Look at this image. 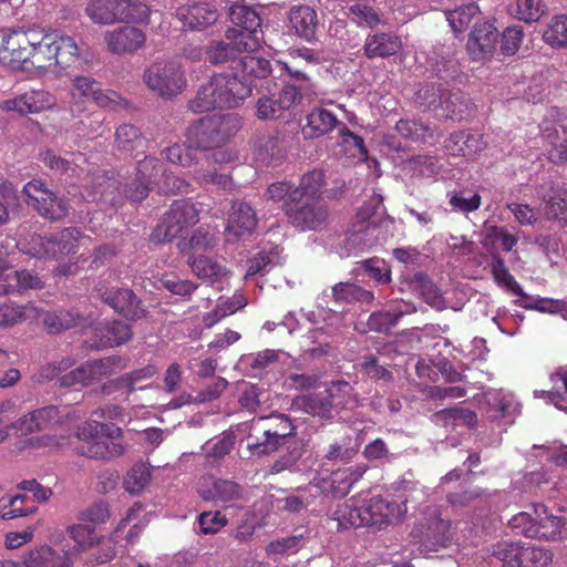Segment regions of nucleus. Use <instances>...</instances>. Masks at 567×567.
<instances>
[{
    "instance_id": "f257e3e1",
    "label": "nucleus",
    "mask_w": 567,
    "mask_h": 567,
    "mask_svg": "<svg viewBox=\"0 0 567 567\" xmlns=\"http://www.w3.org/2000/svg\"><path fill=\"white\" fill-rule=\"evenodd\" d=\"M252 91L251 82L240 79L238 73L220 72L202 84L187 107L193 113H204L216 109H233L240 105Z\"/></svg>"
},
{
    "instance_id": "f03ea898",
    "label": "nucleus",
    "mask_w": 567,
    "mask_h": 567,
    "mask_svg": "<svg viewBox=\"0 0 567 567\" xmlns=\"http://www.w3.org/2000/svg\"><path fill=\"white\" fill-rule=\"evenodd\" d=\"M241 126L243 118L237 113L214 114L192 123L186 137L196 150H213L229 142Z\"/></svg>"
},
{
    "instance_id": "7ed1b4c3",
    "label": "nucleus",
    "mask_w": 567,
    "mask_h": 567,
    "mask_svg": "<svg viewBox=\"0 0 567 567\" xmlns=\"http://www.w3.org/2000/svg\"><path fill=\"white\" fill-rule=\"evenodd\" d=\"M91 243V237L79 228L66 227L49 236H31L22 251L37 259L59 260L78 254L81 247L87 248Z\"/></svg>"
},
{
    "instance_id": "20e7f679",
    "label": "nucleus",
    "mask_w": 567,
    "mask_h": 567,
    "mask_svg": "<svg viewBox=\"0 0 567 567\" xmlns=\"http://www.w3.org/2000/svg\"><path fill=\"white\" fill-rule=\"evenodd\" d=\"M85 12L96 24H113L120 21L148 23V6L133 0H91Z\"/></svg>"
},
{
    "instance_id": "39448f33",
    "label": "nucleus",
    "mask_w": 567,
    "mask_h": 567,
    "mask_svg": "<svg viewBox=\"0 0 567 567\" xmlns=\"http://www.w3.org/2000/svg\"><path fill=\"white\" fill-rule=\"evenodd\" d=\"M198 221L199 210L194 203L187 199L174 200L151 238L154 243H169L183 237Z\"/></svg>"
},
{
    "instance_id": "423d86ee",
    "label": "nucleus",
    "mask_w": 567,
    "mask_h": 567,
    "mask_svg": "<svg viewBox=\"0 0 567 567\" xmlns=\"http://www.w3.org/2000/svg\"><path fill=\"white\" fill-rule=\"evenodd\" d=\"M35 25L14 28L3 32L0 62L13 71H30V60L35 41Z\"/></svg>"
},
{
    "instance_id": "0eeeda50",
    "label": "nucleus",
    "mask_w": 567,
    "mask_h": 567,
    "mask_svg": "<svg viewBox=\"0 0 567 567\" xmlns=\"http://www.w3.org/2000/svg\"><path fill=\"white\" fill-rule=\"evenodd\" d=\"M284 215L300 231H319L327 226L330 210L326 200L290 198L284 207Z\"/></svg>"
},
{
    "instance_id": "6e6552de",
    "label": "nucleus",
    "mask_w": 567,
    "mask_h": 567,
    "mask_svg": "<svg viewBox=\"0 0 567 567\" xmlns=\"http://www.w3.org/2000/svg\"><path fill=\"white\" fill-rule=\"evenodd\" d=\"M25 203L42 218L58 221L69 214V205L65 199L56 196L42 179H31L22 189Z\"/></svg>"
},
{
    "instance_id": "1a4fd4ad",
    "label": "nucleus",
    "mask_w": 567,
    "mask_h": 567,
    "mask_svg": "<svg viewBox=\"0 0 567 567\" xmlns=\"http://www.w3.org/2000/svg\"><path fill=\"white\" fill-rule=\"evenodd\" d=\"M146 86L162 97H173L186 87L184 71L174 62H154L143 74Z\"/></svg>"
},
{
    "instance_id": "9d476101",
    "label": "nucleus",
    "mask_w": 567,
    "mask_h": 567,
    "mask_svg": "<svg viewBox=\"0 0 567 567\" xmlns=\"http://www.w3.org/2000/svg\"><path fill=\"white\" fill-rule=\"evenodd\" d=\"M406 513V501H394L382 496H372L361 504L363 526L383 530L398 522Z\"/></svg>"
},
{
    "instance_id": "9b49d317",
    "label": "nucleus",
    "mask_w": 567,
    "mask_h": 567,
    "mask_svg": "<svg viewBox=\"0 0 567 567\" xmlns=\"http://www.w3.org/2000/svg\"><path fill=\"white\" fill-rule=\"evenodd\" d=\"M122 359L116 355L89 361L73 370H66L60 378L61 388L85 386L123 369Z\"/></svg>"
},
{
    "instance_id": "f8f14e48",
    "label": "nucleus",
    "mask_w": 567,
    "mask_h": 567,
    "mask_svg": "<svg viewBox=\"0 0 567 567\" xmlns=\"http://www.w3.org/2000/svg\"><path fill=\"white\" fill-rule=\"evenodd\" d=\"M99 298L118 315L130 320H140L146 316L142 300L127 287H96Z\"/></svg>"
},
{
    "instance_id": "ddd939ff",
    "label": "nucleus",
    "mask_w": 567,
    "mask_h": 567,
    "mask_svg": "<svg viewBox=\"0 0 567 567\" xmlns=\"http://www.w3.org/2000/svg\"><path fill=\"white\" fill-rule=\"evenodd\" d=\"M55 105L56 97L50 91L44 89H31L1 101L0 110L25 116L53 110Z\"/></svg>"
},
{
    "instance_id": "4468645a",
    "label": "nucleus",
    "mask_w": 567,
    "mask_h": 567,
    "mask_svg": "<svg viewBox=\"0 0 567 567\" xmlns=\"http://www.w3.org/2000/svg\"><path fill=\"white\" fill-rule=\"evenodd\" d=\"M78 437L81 441L75 447L78 454L96 460H112L121 456L125 446L117 441H109L99 436L92 423H87L79 430Z\"/></svg>"
},
{
    "instance_id": "2eb2a0df",
    "label": "nucleus",
    "mask_w": 567,
    "mask_h": 567,
    "mask_svg": "<svg viewBox=\"0 0 567 567\" xmlns=\"http://www.w3.org/2000/svg\"><path fill=\"white\" fill-rule=\"evenodd\" d=\"M217 7L209 1L183 4L176 10V18L183 31L203 32L214 27L219 19Z\"/></svg>"
},
{
    "instance_id": "dca6fc26",
    "label": "nucleus",
    "mask_w": 567,
    "mask_h": 567,
    "mask_svg": "<svg viewBox=\"0 0 567 567\" xmlns=\"http://www.w3.org/2000/svg\"><path fill=\"white\" fill-rule=\"evenodd\" d=\"M411 537L415 543H420L423 551L434 553L447 548L453 543L454 534L450 520L434 517L426 526L414 528Z\"/></svg>"
},
{
    "instance_id": "f3484780",
    "label": "nucleus",
    "mask_w": 567,
    "mask_h": 567,
    "mask_svg": "<svg viewBox=\"0 0 567 567\" xmlns=\"http://www.w3.org/2000/svg\"><path fill=\"white\" fill-rule=\"evenodd\" d=\"M198 493L204 501L228 504L230 507L236 506L238 502L248 501L247 492L243 486L224 478H204L199 484Z\"/></svg>"
},
{
    "instance_id": "a211bd4d",
    "label": "nucleus",
    "mask_w": 567,
    "mask_h": 567,
    "mask_svg": "<svg viewBox=\"0 0 567 567\" xmlns=\"http://www.w3.org/2000/svg\"><path fill=\"white\" fill-rule=\"evenodd\" d=\"M499 40L497 28L492 21H478L468 35L466 49L473 61L489 60Z\"/></svg>"
},
{
    "instance_id": "6ab92c4d",
    "label": "nucleus",
    "mask_w": 567,
    "mask_h": 567,
    "mask_svg": "<svg viewBox=\"0 0 567 567\" xmlns=\"http://www.w3.org/2000/svg\"><path fill=\"white\" fill-rule=\"evenodd\" d=\"M487 146L484 135L478 131L460 130L452 132L444 141L445 151L452 156L475 159Z\"/></svg>"
},
{
    "instance_id": "aec40b11",
    "label": "nucleus",
    "mask_w": 567,
    "mask_h": 567,
    "mask_svg": "<svg viewBox=\"0 0 567 567\" xmlns=\"http://www.w3.org/2000/svg\"><path fill=\"white\" fill-rule=\"evenodd\" d=\"M104 40L109 51L113 54H133L144 47L146 34L136 27L125 25L107 31L104 34Z\"/></svg>"
},
{
    "instance_id": "412c9836",
    "label": "nucleus",
    "mask_w": 567,
    "mask_h": 567,
    "mask_svg": "<svg viewBox=\"0 0 567 567\" xmlns=\"http://www.w3.org/2000/svg\"><path fill=\"white\" fill-rule=\"evenodd\" d=\"M255 157L261 164H280L288 150V141L285 134L275 132L259 136L254 144Z\"/></svg>"
},
{
    "instance_id": "4be33fe9",
    "label": "nucleus",
    "mask_w": 567,
    "mask_h": 567,
    "mask_svg": "<svg viewBox=\"0 0 567 567\" xmlns=\"http://www.w3.org/2000/svg\"><path fill=\"white\" fill-rule=\"evenodd\" d=\"M257 226L255 210L247 203H234L228 213L226 231L237 239L248 237Z\"/></svg>"
},
{
    "instance_id": "5701e85b",
    "label": "nucleus",
    "mask_w": 567,
    "mask_h": 567,
    "mask_svg": "<svg viewBox=\"0 0 567 567\" xmlns=\"http://www.w3.org/2000/svg\"><path fill=\"white\" fill-rule=\"evenodd\" d=\"M35 41L30 60V71H54L53 62V29L45 30L35 25Z\"/></svg>"
},
{
    "instance_id": "b1692460",
    "label": "nucleus",
    "mask_w": 567,
    "mask_h": 567,
    "mask_svg": "<svg viewBox=\"0 0 567 567\" xmlns=\"http://www.w3.org/2000/svg\"><path fill=\"white\" fill-rule=\"evenodd\" d=\"M342 124L332 112L323 107H315L306 116L302 135L307 140L319 138L334 128L339 130Z\"/></svg>"
},
{
    "instance_id": "393cba45",
    "label": "nucleus",
    "mask_w": 567,
    "mask_h": 567,
    "mask_svg": "<svg viewBox=\"0 0 567 567\" xmlns=\"http://www.w3.org/2000/svg\"><path fill=\"white\" fill-rule=\"evenodd\" d=\"M120 183L113 175L107 172L96 171L90 173L85 177V189L87 192V199L95 202L99 199L109 200L115 205L114 192L120 190Z\"/></svg>"
},
{
    "instance_id": "a878e982",
    "label": "nucleus",
    "mask_w": 567,
    "mask_h": 567,
    "mask_svg": "<svg viewBox=\"0 0 567 567\" xmlns=\"http://www.w3.org/2000/svg\"><path fill=\"white\" fill-rule=\"evenodd\" d=\"M401 49V38L392 32L368 34L363 45V52L368 59L390 58L398 54Z\"/></svg>"
},
{
    "instance_id": "bb28decb",
    "label": "nucleus",
    "mask_w": 567,
    "mask_h": 567,
    "mask_svg": "<svg viewBox=\"0 0 567 567\" xmlns=\"http://www.w3.org/2000/svg\"><path fill=\"white\" fill-rule=\"evenodd\" d=\"M288 19L295 33L300 39L307 42L316 40L319 21L313 8L306 4L293 6L290 8Z\"/></svg>"
},
{
    "instance_id": "cd10ccee",
    "label": "nucleus",
    "mask_w": 567,
    "mask_h": 567,
    "mask_svg": "<svg viewBox=\"0 0 567 567\" xmlns=\"http://www.w3.org/2000/svg\"><path fill=\"white\" fill-rule=\"evenodd\" d=\"M53 38L54 71H64L79 61L80 49L74 38L60 30H53Z\"/></svg>"
},
{
    "instance_id": "c85d7f7f",
    "label": "nucleus",
    "mask_w": 567,
    "mask_h": 567,
    "mask_svg": "<svg viewBox=\"0 0 567 567\" xmlns=\"http://www.w3.org/2000/svg\"><path fill=\"white\" fill-rule=\"evenodd\" d=\"M21 565L25 567H71L73 559L71 551L59 555L50 546L43 545L25 553Z\"/></svg>"
},
{
    "instance_id": "c756f323",
    "label": "nucleus",
    "mask_w": 567,
    "mask_h": 567,
    "mask_svg": "<svg viewBox=\"0 0 567 567\" xmlns=\"http://www.w3.org/2000/svg\"><path fill=\"white\" fill-rule=\"evenodd\" d=\"M247 447L257 455L270 454L277 451V445L272 443L269 429L264 416L254 417L248 424Z\"/></svg>"
},
{
    "instance_id": "7c9ffc66",
    "label": "nucleus",
    "mask_w": 567,
    "mask_h": 567,
    "mask_svg": "<svg viewBox=\"0 0 567 567\" xmlns=\"http://www.w3.org/2000/svg\"><path fill=\"white\" fill-rule=\"evenodd\" d=\"M97 348H113L126 343L133 336L132 327L120 320L100 324L95 329Z\"/></svg>"
},
{
    "instance_id": "2f4dec72",
    "label": "nucleus",
    "mask_w": 567,
    "mask_h": 567,
    "mask_svg": "<svg viewBox=\"0 0 567 567\" xmlns=\"http://www.w3.org/2000/svg\"><path fill=\"white\" fill-rule=\"evenodd\" d=\"M549 382L550 388L548 390H544L539 394L536 391L535 395L545 399L558 410L567 413V364L560 365L551 372Z\"/></svg>"
},
{
    "instance_id": "473e14b6",
    "label": "nucleus",
    "mask_w": 567,
    "mask_h": 567,
    "mask_svg": "<svg viewBox=\"0 0 567 567\" xmlns=\"http://www.w3.org/2000/svg\"><path fill=\"white\" fill-rule=\"evenodd\" d=\"M114 145L121 154L132 155L138 150H144L147 140L143 136L138 126L124 123L115 128Z\"/></svg>"
},
{
    "instance_id": "72a5a7b5",
    "label": "nucleus",
    "mask_w": 567,
    "mask_h": 567,
    "mask_svg": "<svg viewBox=\"0 0 567 567\" xmlns=\"http://www.w3.org/2000/svg\"><path fill=\"white\" fill-rule=\"evenodd\" d=\"M367 466L339 468L329 477V493L336 498L344 497L351 487L363 476Z\"/></svg>"
},
{
    "instance_id": "f704fd0d",
    "label": "nucleus",
    "mask_w": 567,
    "mask_h": 567,
    "mask_svg": "<svg viewBox=\"0 0 567 567\" xmlns=\"http://www.w3.org/2000/svg\"><path fill=\"white\" fill-rule=\"evenodd\" d=\"M534 515L536 517V538L546 540H556L560 538L564 519L548 513L544 504H534Z\"/></svg>"
},
{
    "instance_id": "c9c22d12",
    "label": "nucleus",
    "mask_w": 567,
    "mask_h": 567,
    "mask_svg": "<svg viewBox=\"0 0 567 567\" xmlns=\"http://www.w3.org/2000/svg\"><path fill=\"white\" fill-rule=\"evenodd\" d=\"M326 185L324 173L320 169H312L303 174L298 185H295L291 198L324 200L322 188Z\"/></svg>"
},
{
    "instance_id": "e433bc0d",
    "label": "nucleus",
    "mask_w": 567,
    "mask_h": 567,
    "mask_svg": "<svg viewBox=\"0 0 567 567\" xmlns=\"http://www.w3.org/2000/svg\"><path fill=\"white\" fill-rule=\"evenodd\" d=\"M293 404L300 411L321 420H329L332 417V400L330 395L321 393H312L308 395L298 396Z\"/></svg>"
},
{
    "instance_id": "4c0bfd02",
    "label": "nucleus",
    "mask_w": 567,
    "mask_h": 567,
    "mask_svg": "<svg viewBox=\"0 0 567 567\" xmlns=\"http://www.w3.org/2000/svg\"><path fill=\"white\" fill-rule=\"evenodd\" d=\"M61 415L60 411L54 405L44 406L38 409L30 414L23 416L19 421V425L17 429H25L29 432L33 431H43L47 429L53 427L55 424L60 422Z\"/></svg>"
},
{
    "instance_id": "58836bf2",
    "label": "nucleus",
    "mask_w": 567,
    "mask_h": 567,
    "mask_svg": "<svg viewBox=\"0 0 567 567\" xmlns=\"http://www.w3.org/2000/svg\"><path fill=\"white\" fill-rule=\"evenodd\" d=\"M234 73H238L240 79H247L252 83V79H264L271 73L270 61L255 55H246L236 61L231 68Z\"/></svg>"
},
{
    "instance_id": "ea45409f",
    "label": "nucleus",
    "mask_w": 567,
    "mask_h": 567,
    "mask_svg": "<svg viewBox=\"0 0 567 567\" xmlns=\"http://www.w3.org/2000/svg\"><path fill=\"white\" fill-rule=\"evenodd\" d=\"M470 99L462 91L444 92L440 105L443 116L454 121H462L470 115Z\"/></svg>"
},
{
    "instance_id": "a19ab883",
    "label": "nucleus",
    "mask_w": 567,
    "mask_h": 567,
    "mask_svg": "<svg viewBox=\"0 0 567 567\" xmlns=\"http://www.w3.org/2000/svg\"><path fill=\"white\" fill-rule=\"evenodd\" d=\"M523 542H499L492 547V556L503 563V567H524Z\"/></svg>"
},
{
    "instance_id": "79ce46f5",
    "label": "nucleus",
    "mask_w": 567,
    "mask_h": 567,
    "mask_svg": "<svg viewBox=\"0 0 567 567\" xmlns=\"http://www.w3.org/2000/svg\"><path fill=\"white\" fill-rule=\"evenodd\" d=\"M188 265L198 278L209 284H215L227 275L221 264L206 256L189 257Z\"/></svg>"
},
{
    "instance_id": "37998d69",
    "label": "nucleus",
    "mask_w": 567,
    "mask_h": 567,
    "mask_svg": "<svg viewBox=\"0 0 567 567\" xmlns=\"http://www.w3.org/2000/svg\"><path fill=\"white\" fill-rule=\"evenodd\" d=\"M27 494L2 496L0 498V518L3 520H10L35 513L38 507L35 505H27Z\"/></svg>"
},
{
    "instance_id": "c03bdc74",
    "label": "nucleus",
    "mask_w": 567,
    "mask_h": 567,
    "mask_svg": "<svg viewBox=\"0 0 567 567\" xmlns=\"http://www.w3.org/2000/svg\"><path fill=\"white\" fill-rule=\"evenodd\" d=\"M338 529L358 528L363 526L361 505L358 506L354 498L339 504L332 514Z\"/></svg>"
},
{
    "instance_id": "a18cd8bd",
    "label": "nucleus",
    "mask_w": 567,
    "mask_h": 567,
    "mask_svg": "<svg viewBox=\"0 0 567 567\" xmlns=\"http://www.w3.org/2000/svg\"><path fill=\"white\" fill-rule=\"evenodd\" d=\"M395 130L401 137L414 143L425 144L433 138V130L422 121L414 118L398 121Z\"/></svg>"
},
{
    "instance_id": "49530a36",
    "label": "nucleus",
    "mask_w": 567,
    "mask_h": 567,
    "mask_svg": "<svg viewBox=\"0 0 567 567\" xmlns=\"http://www.w3.org/2000/svg\"><path fill=\"white\" fill-rule=\"evenodd\" d=\"M229 18L235 25L234 28L244 29L249 32H261V18L251 7L236 3L230 7Z\"/></svg>"
},
{
    "instance_id": "de8ad7c7",
    "label": "nucleus",
    "mask_w": 567,
    "mask_h": 567,
    "mask_svg": "<svg viewBox=\"0 0 567 567\" xmlns=\"http://www.w3.org/2000/svg\"><path fill=\"white\" fill-rule=\"evenodd\" d=\"M491 274L494 281L498 286L505 287L511 293L517 297H526L520 285L511 275L508 268L505 265L504 259L498 255H493L489 264Z\"/></svg>"
},
{
    "instance_id": "09e8293b",
    "label": "nucleus",
    "mask_w": 567,
    "mask_h": 567,
    "mask_svg": "<svg viewBox=\"0 0 567 567\" xmlns=\"http://www.w3.org/2000/svg\"><path fill=\"white\" fill-rule=\"evenodd\" d=\"M269 429L272 443L277 445V450L281 446L288 436L295 434V426L291 419L282 413H271L264 416Z\"/></svg>"
},
{
    "instance_id": "8fccbe9b",
    "label": "nucleus",
    "mask_w": 567,
    "mask_h": 567,
    "mask_svg": "<svg viewBox=\"0 0 567 567\" xmlns=\"http://www.w3.org/2000/svg\"><path fill=\"white\" fill-rule=\"evenodd\" d=\"M544 214L548 220L567 223V189L556 188L544 197Z\"/></svg>"
},
{
    "instance_id": "3c124183",
    "label": "nucleus",
    "mask_w": 567,
    "mask_h": 567,
    "mask_svg": "<svg viewBox=\"0 0 567 567\" xmlns=\"http://www.w3.org/2000/svg\"><path fill=\"white\" fill-rule=\"evenodd\" d=\"M449 205L455 213L471 214L482 205V196L470 189L453 190L447 193Z\"/></svg>"
},
{
    "instance_id": "603ef678",
    "label": "nucleus",
    "mask_w": 567,
    "mask_h": 567,
    "mask_svg": "<svg viewBox=\"0 0 567 567\" xmlns=\"http://www.w3.org/2000/svg\"><path fill=\"white\" fill-rule=\"evenodd\" d=\"M338 144L348 156L367 161L368 150L363 138L351 132L346 124H342L338 131Z\"/></svg>"
},
{
    "instance_id": "864d4df0",
    "label": "nucleus",
    "mask_w": 567,
    "mask_h": 567,
    "mask_svg": "<svg viewBox=\"0 0 567 567\" xmlns=\"http://www.w3.org/2000/svg\"><path fill=\"white\" fill-rule=\"evenodd\" d=\"M194 146H186L182 144H174L172 146L166 147L163 151V154L165 155L166 159L174 164L178 165L185 168H199L200 159L197 156L196 151L194 150Z\"/></svg>"
},
{
    "instance_id": "5fc2aeb1",
    "label": "nucleus",
    "mask_w": 567,
    "mask_h": 567,
    "mask_svg": "<svg viewBox=\"0 0 567 567\" xmlns=\"http://www.w3.org/2000/svg\"><path fill=\"white\" fill-rule=\"evenodd\" d=\"M332 295L334 301L346 303L354 301L370 303L374 299L371 291L364 290L360 286L350 282L337 284L332 289Z\"/></svg>"
},
{
    "instance_id": "6e6d98bb",
    "label": "nucleus",
    "mask_w": 567,
    "mask_h": 567,
    "mask_svg": "<svg viewBox=\"0 0 567 567\" xmlns=\"http://www.w3.org/2000/svg\"><path fill=\"white\" fill-rule=\"evenodd\" d=\"M83 320L79 312L60 310L45 315L43 322L49 333H60L63 330L74 328Z\"/></svg>"
},
{
    "instance_id": "4d7b16f0",
    "label": "nucleus",
    "mask_w": 567,
    "mask_h": 567,
    "mask_svg": "<svg viewBox=\"0 0 567 567\" xmlns=\"http://www.w3.org/2000/svg\"><path fill=\"white\" fill-rule=\"evenodd\" d=\"M259 32H249L239 28H229L225 37L236 49V53L254 52L260 47Z\"/></svg>"
},
{
    "instance_id": "13d9d810",
    "label": "nucleus",
    "mask_w": 567,
    "mask_h": 567,
    "mask_svg": "<svg viewBox=\"0 0 567 567\" xmlns=\"http://www.w3.org/2000/svg\"><path fill=\"white\" fill-rule=\"evenodd\" d=\"M543 39L551 48L567 47V16H554L544 31Z\"/></svg>"
},
{
    "instance_id": "bf43d9fd",
    "label": "nucleus",
    "mask_w": 567,
    "mask_h": 567,
    "mask_svg": "<svg viewBox=\"0 0 567 567\" xmlns=\"http://www.w3.org/2000/svg\"><path fill=\"white\" fill-rule=\"evenodd\" d=\"M349 17L359 28L374 29L383 21L381 13L364 3H354L349 7Z\"/></svg>"
},
{
    "instance_id": "052dcab7",
    "label": "nucleus",
    "mask_w": 567,
    "mask_h": 567,
    "mask_svg": "<svg viewBox=\"0 0 567 567\" xmlns=\"http://www.w3.org/2000/svg\"><path fill=\"white\" fill-rule=\"evenodd\" d=\"M478 13V6L475 3H468L447 11L446 19L455 32H463Z\"/></svg>"
},
{
    "instance_id": "680f3d73",
    "label": "nucleus",
    "mask_w": 567,
    "mask_h": 567,
    "mask_svg": "<svg viewBox=\"0 0 567 567\" xmlns=\"http://www.w3.org/2000/svg\"><path fill=\"white\" fill-rule=\"evenodd\" d=\"M403 315L402 311H375L370 315L367 326L371 331L389 334Z\"/></svg>"
},
{
    "instance_id": "e2e57ef3",
    "label": "nucleus",
    "mask_w": 567,
    "mask_h": 567,
    "mask_svg": "<svg viewBox=\"0 0 567 567\" xmlns=\"http://www.w3.org/2000/svg\"><path fill=\"white\" fill-rule=\"evenodd\" d=\"M165 173L163 163L154 156H145L137 162L135 177L150 186L157 183V176Z\"/></svg>"
},
{
    "instance_id": "0e129e2a",
    "label": "nucleus",
    "mask_w": 567,
    "mask_h": 567,
    "mask_svg": "<svg viewBox=\"0 0 567 567\" xmlns=\"http://www.w3.org/2000/svg\"><path fill=\"white\" fill-rule=\"evenodd\" d=\"M236 49L230 42L213 41L206 49V59L210 64L217 65L229 61L236 63Z\"/></svg>"
},
{
    "instance_id": "69168bd1",
    "label": "nucleus",
    "mask_w": 567,
    "mask_h": 567,
    "mask_svg": "<svg viewBox=\"0 0 567 567\" xmlns=\"http://www.w3.org/2000/svg\"><path fill=\"white\" fill-rule=\"evenodd\" d=\"M543 0H516L515 17L526 23L537 22L545 13Z\"/></svg>"
},
{
    "instance_id": "338daca9",
    "label": "nucleus",
    "mask_w": 567,
    "mask_h": 567,
    "mask_svg": "<svg viewBox=\"0 0 567 567\" xmlns=\"http://www.w3.org/2000/svg\"><path fill=\"white\" fill-rule=\"evenodd\" d=\"M151 481V471L144 464L134 465L124 478V487L131 494L141 492Z\"/></svg>"
},
{
    "instance_id": "774afa93",
    "label": "nucleus",
    "mask_w": 567,
    "mask_h": 567,
    "mask_svg": "<svg viewBox=\"0 0 567 567\" xmlns=\"http://www.w3.org/2000/svg\"><path fill=\"white\" fill-rule=\"evenodd\" d=\"M444 92L435 84H424L415 93V103L424 110H439Z\"/></svg>"
}]
</instances>
